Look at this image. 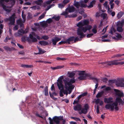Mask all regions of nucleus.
I'll return each mask as SVG.
<instances>
[{"label": "nucleus", "mask_w": 124, "mask_h": 124, "mask_svg": "<svg viewBox=\"0 0 124 124\" xmlns=\"http://www.w3.org/2000/svg\"><path fill=\"white\" fill-rule=\"evenodd\" d=\"M84 26L83 22L81 21L79 22L77 25V26L78 27L77 30V35L80 36V38H82L85 36L83 32H85L87 30L89 31L92 28L91 25H88L87 26Z\"/></svg>", "instance_id": "f257e3e1"}, {"label": "nucleus", "mask_w": 124, "mask_h": 124, "mask_svg": "<svg viewBox=\"0 0 124 124\" xmlns=\"http://www.w3.org/2000/svg\"><path fill=\"white\" fill-rule=\"evenodd\" d=\"M113 100V98L111 97L105 98L104 102L108 103L105 106V107L107 109H110L111 111H113L114 109L115 110H118L119 109L118 107L117 106L118 103L116 101L114 102Z\"/></svg>", "instance_id": "f03ea898"}, {"label": "nucleus", "mask_w": 124, "mask_h": 124, "mask_svg": "<svg viewBox=\"0 0 124 124\" xmlns=\"http://www.w3.org/2000/svg\"><path fill=\"white\" fill-rule=\"evenodd\" d=\"M63 81L65 84V87L66 90L73 89L74 88V85H72L71 84L68 80L63 79Z\"/></svg>", "instance_id": "7ed1b4c3"}, {"label": "nucleus", "mask_w": 124, "mask_h": 124, "mask_svg": "<svg viewBox=\"0 0 124 124\" xmlns=\"http://www.w3.org/2000/svg\"><path fill=\"white\" fill-rule=\"evenodd\" d=\"M15 13H14L8 19V21H10V24L11 25H15L14 23L15 21Z\"/></svg>", "instance_id": "20e7f679"}, {"label": "nucleus", "mask_w": 124, "mask_h": 124, "mask_svg": "<svg viewBox=\"0 0 124 124\" xmlns=\"http://www.w3.org/2000/svg\"><path fill=\"white\" fill-rule=\"evenodd\" d=\"M31 34H30L29 35V37L32 40V41L33 42H35L37 41V39L35 37H33V36L35 37L36 36V34L34 32H31Z\"/></svg>", "instance_id": "39448f33"}, {"label": "nucleus", "mask_w": 124, "mask_h": 124, "mask_svg": "<svg viewBox=\"0 0 124 124\" xmlns=\"http://www.w3.org/2000/svg\"><path fill=\"white\" fill-rule=\"evenodd\" d=\"M89 108V106L87 104H85L84 106V108H82L81 110V113L84 114H86Z\"/></svg>", "instance_id": "423d86ee"}, {"label": "nucleus", "mask_w": 124, "mask_h": 124, "mask_svg": "<svg viewBox=\"0 0 124 124\" xmlns=\"http://www.w3.org/2000/svg\"><path fill=\"white\" fill-rule=\"evenodd\" d=\"M61 40V39L60 38L57 37H55L53 39H52L51 41L53 43L52 44L53 45H56L57 42Z\"/></svg>", "instance_id": "0eeeda50"}, {"label": "nucleus", "mask_w": 124, "mask_h": 124, "mask_svg": "<svg viewBox=\"0 0 124 124\" xmlns=\"http://www.w3.org/2000/svg\"><path fill=\"white\" fill-rule=\"evenodd\" d=\"M62 80H57V85L59 90H61V88H63V85L62 84Z\"/></svg>", "instance_id": "6e6552de"}, {"label": "nucleus", "mask_w": 124, "mask_h": 124, "mask_svg": "<svg viewBox=\"0 0 124 124\" xmlns=\"http://www.w3.org/2000/svg\"><path fill=\"white\" fill-rule=\"evenodd\" d=\"M89 74L86 73H85V75L80 76L78 78V79L80 80H84L86 79V78L89 76Z\"/></svg>", "instance_id": "1a4fd4ad"}, {"label": "nucleus", "mask_w": 124, "mask_h": 124, "mask_svg": "<svg viewBox=\"0 0 124 124\" xmlns=\"http://www.w3.org/2000/svg\"><path fill=\"white\" fill-rule=\"evenodd\" d=\"M99 80L98 79L95 77H93V81L95 83H96V84L95 85V87L93 90V93H95L96 89L99 83H98V81Z\"/></svg>", "instance_id": "9d476101"}, {"label": "nucleus", "mask_w": 124, "mask_h": 124, "mask_svg": "<svg viewBox=\"0 0 124 124\" xmlns=\"http://www.w3.org/2000/svg\"><path fill=\"white\" fill-rule=\"evenodd\" d=\"M107 64L109 66L113 65H117L119 64V62H118L117 60H115L109 62Z\"/></svg>", "instance_id": "9b49d317"}, {"label": "nucleus", "mask_w": 124, "mask_h": 124, "mask_svg": "<svg viewBox=\"0 0 124 124\" xmlns=\"http://www.w3.org/2000/svg\"><path fill=\"white\" fill-rule=\"evenodd\" d=\"M114 91L116 92V95L119 97L123 96V93L120 92V91L118 89H114Z\"/></svg>", "instance_id": "f8f14e48"}, {"label": "nucleus", "mask_w": 124, "mask_h": 124, "mask_svg": "<svg viewBox=\"0 0 124 124\" xmlns=\"http://www.w3.org/2000/svg\"><path fill=\"white\" fill-rule=\"evenodd\" d=\"M108 2L107 1H106L103 4V6L106 9H108V13L109 12H111L112 11V10L110 8L109 6L108 5Z\"/></svg>", "instance_id": "ddd939ff"}, {"label": "nucleus", "mask_w": 124, "mask_h": 124, "mask_svg": "<svg viewBox=\"0 0 124 124\" xmlns=\"http://www.w3.org/2000/svg\"><path fill=\"white\" fill-rule=\"evenodd\" d=\"M58 116H55L54 117L53 119V122L54 123V124L55 123L56 124H59L60 122L59 120Z\"/></svg>", "instance_id": "4468645a"}, {"label": "nucleus", "mask_w": 124, "mask_h": 124, "mask_svg": "<svg viewBox=\"0 0 124 124\" xmlns=\"http://www.w3.org/2000/svg\"><path fill=\"white\" fill-rule=\"evenodd\" d=\"M82 109V106L80 104H77L76 106H74V109L75 110H80Z\"/></svg>", "instance_id": "2eb2a0df"}, {"label": "nucleus", "mask_w": 124, "mask_h": 124, "mask_svg": "<svg viewBox=\"0 0 124 124\" xmlns=\"http://www.w3.org/2000/svg\"><path fill=\"white\" fill-rule=\"evenodd\" d=\"M74 5L77 8H78L81 7L80 1L79 2L75 0L74 1Z\"/></svg>", "instance_id": "dca6fc26"}, {"label": "nucleus", "mask_w": 124, "mask_h": 124, "mask_svg": "<svg viewBox=\"0 0 124 124\" xmlns=\"http://www.w3.org/2000/svg\"><path fill=\"white\" fill-rule=\"evenodd\" d=\"M74 39L75 37L74 36L70 37L69 38L66 40L67 43L69 44H70V42L72 41H74Z\"/></svg>", "instance_id": "f3484780"}, {"label": "nucleus", "mask_w": 124, "mask_h": 124, "mask_svg": "<svg viewBox=\"0 0 124 124\" xmlns=\"http://www.w3.org/2000/svg\"><path fill=\"white\" fill-rule=\"evenodd\" d=\"M9 1V0H8V1H6V0H0V3L1 5L3 8L5 10L6 8V6L3 3V2L4 1H5L6 2H8Z\"/></svg>", "instance_id": "a211bd4d"}, {"label": "nucleus", "mask_w": 124, "mask_h": 124, "mask_svg": "<svg viewBox=\"0 0 124 124\" xmlns=\"http://www.w3.org/2000/svg\"><path fill=\"white\" fill-rule=\"evenodd\" d=\"M21 66L24 68H33V66L32 65H28L27 64H22L21 65Z\"/></svg>", "instance_id": "6ab92c4d"}, {"label": "nucleus", "mask_w": 124, "mask_h": 124, "mask_svg": "<svg viewBox=\"0 0 124 124\" xmlns=\"http://www.w3.org/2000/svg\"><path fill=\"white\" fill-rule=\"evenodd\" d=\"M66 9L68 10V12L70 13L73 12L76 10L75 8L73 6L67 8Z\"/></svg>", "instance_id": "aec40b11"}, {"label": "nucleus", "mask_w": 124, "mask_h": 124, "mask_svg": "<svg viewBox=\"0 0 124 124\" xmlns=\"http://www.w3.org/2000/svg\"><path fill=\"white\" fill-rule=\"evenodd\" d=\"M39 43L41 45H43L44 46L48 45V43L44 40L40 41L39 42Z\"/></svg>", "instance_id": "412c9836"}, {"label": "nucleus", "mask_w": 124, "mask_h": 124, "mask_svg": "<svg viewBox=\"0 0 124 124\" xmlns=\"http://www.w3.org/2000/svg\"><path fill=\"white\" fill-rule=\"evenodd\" d=\"M69 77L70 78H73L75 74V71H73L71 72H69L68 73Z\"/></svg>", "instance_id": "4be33fe9"}, {"label": "nucleus", "mask_w": 124, "mask_h": 124, "mask_svg": "<svg viewBox=\"0 0 124 124\" xmlns=\"http://www.w3.org/2000/svg\"><path fill=\"white\" fill-rule=\"evenodd\" d=\"M117 103L118 102L120 104L123 105L124 103V102L121 98L119 97H117L116 99V101Z\"/></svg>", "instance_id": "5701e85b"}, {"label": "nucleus", "mask_w": 124, "mask_h": 124, "mask_svg": "<svg viewBox=\"0 0 124 124\" xmlns=\"http://www.w3.org/2000/svg\"><path fill=\"white\" fill-rule=\"evenodd\" d=\"M116 37L117 38H116L115 37H113V38L115 39H120L122 37L121 35L118 33H116Z\"/></svg>", "instance_id": "b1692460"}, {"label": "nucleus", "mask_w": 124, "mask_h": 124, "mask_svg": "<svg viewBox=\"0 0 124 124\" xmlns=\"http://www.w3.org/2000/svg\"><path fill=\"white\" fill-rule=\"evenodd\" d=\"M64 67V66H58L54 67H51V68L52 70H55L56 69H59L63 68Z\"/></svg>", "instance_id": "393cba45"}, {"label": "nucleus", "mask_w": 124, "mask_h": 124, "mask_svg": "<svg viewBox=\"0 0 124 124\" xmlns=\"http://www.w3.org/2000/svg\"><path fill=\"white\" fill-rule=\"evenodd\" d=\"M37 48L39 50V53L40 54H43L46 52V51H45L44 50H42L41 48L38 46H37Z\"/></svg>", "instance_id": "a878e982"}, {"label": "nucleus", "mask_w": 124, "mask_h": 124, "mask_svg": "<svg viewBox=\"0 0 124 124\" xmlns=\"http://www.w3.org/2000/svg\"><path fill=\"white\" fill-rule=\"evenodd\" d=\"M84 25H87L86 26L89 25V22L88 19L84 20L83 22Z\"/></svg>", "instance_id": "bb28decb"}, {"label": "nucleus", "mask_w": 124, "mask_h": 124, "mask_svg": "<svg viewBox=\"0 0 124 124\" xmlns=\"http://www.w3.org/2000/svg\"><path fill=\"white\" fill-rule=\"evenodd\" d=\"M43 2V1L42 0H38L37 1H35V3L38 5L41 6Z\"/></svg>", "instance_id": "cd10ccee"}, {"label": "nucleus", "mask_w": 124, "mask_h": 124, "mask_svg": "<svg viewBox=\"0 0 124 124\" xmlns=\"http://www.w3.org/2000/svg\"><path fill=\"white\" fill-rule=\"evenodd\" d=\"M28 30H27L25 29V30H24L22 29L19 30L18 32L20 33H23V34H25L27 33Z\"/></svg>", "instance_id": "c85d7f7f"}, {"label": "nucleus", "mask_w": 124, "mask_h": 124, "mask_svg": "<svg viewBox=\"0 0 124 124\" xmlns=\"http://www.w3.org/2000/svg\"><path fill=\"white\" fill-rule=\"evenodd\" d=\"M81 7L86 8L87 7V5L84 4V2L82 0L80 1Z\"/></svg>", "instance_id": "c756f323"}, {"label": "nucleus", "mask_w": 124, "mask_h": 124, "mask_svg": "<svg viewBox=\"0 0 124 124\" xmlns=\"http://www.w3.org/2000/svg\"><path fill=\"white\" fill-rule=\"evenodd\" d=\"M124 14L121 11L119 12L117 14V18H120Z\"/></svg>", "instance_id": "7c9ffc66"}, {"label": "nucleus", "mask_w": 124, "mask_h": 124, "mask_svg": "<svg viewBox=\"0 0 124 124\" xmlns=\"http://www.w3.org/2000/svg\"><path fill=\"white\" fill-rule=\"evenodd\" d=\"M44 91H45V95L46 96H48V87L47 86H46L45 87L44 89Z\"/></svg>", "instance_id": "2f4dec72"}, {"label": "nucleus", "mask_w": 124, "mask_h": 124, "mask_svg": "<svg viewBox=\"0 0 124 124\" xmlns=\"http://www.w3.org/2000/svg\"><path fill=\"white\" fill-rule=\"evenodd\" d=\"M60 18V17L59 16H54L52 17V19H54L56 21H58Z\"/></svg>", "instance_id": "473e14b6"}, {"label": "nucleus", "mask_w": 124, "mask_h": 124, "mask_svg": "<svg viewBox=\"0 0 124 124\" xmlns=\"http://www.w3.org/2000/svg\"><path fill=\"white\" fill-rule=\"evenodd\" d=\"M79 72L78 73V74L79 76L85 75V71H79Z\"/></svg>", "instance_id": "72a5a7b5"}, {"label": "nucleus", "mask_w": 124, "mask_h": 124, "mask_svg": "<svg viewBox=\"0 0 124 124\" xmlns=\"http://www.w3.org/2000/svg\"><path fill=\"white\" fill-rule=\"evenodd\" d=\"M117 31L119 32H122L123 31V30L122 28V27L118 26L117 28Z\"/></svg>", "instance_id": "f704fd0d"}, {"label": "nucleus", "mask_w": 124, "mask_h": 124, "mask_svg": "<svg viewBox=\"0 0 124 124\" xmlns=\"http://www.w3.org/2000/svg\"><path fill=\"white\" fill-rule=\"evenodd\" d=\"M124 23V22L122 21L121 22H119L117 23L118 26L122 27Z\"/></svg>", "instance_id": "c9c22d12"}, {"label": "nucleus", "mask_w": 124, "mask_h": 124, "mask_svg": "<svg viewBox=\"0 0 124 124\" xmlns=\"http://www.w3.org/2000/svg\"><path fill=\"white\" fill-rule=\"evenodd\" d=\"M69 81L72 85L73 83L75 82V79L74 78H72Z\"/></svg>", "instance_id": "e433bc0d"}, {"label": "nucleus", "mask_w": 124, "mask_h": 124, "mask_svg": "<svg viewBox=\"0 0 124 124\" xmlns=\"http://www.w3.org/2000/svg\"><path fill=\"white\" fill-rule=\"evenodd\" d=\"M42 38L44 40H46L48 39L49 38L48 36L47 35H44L42 37Z\"/></svg>", "instance_id": "4c0bfd02"}, {"label": "nucleus", "mask_w": 124, "mask_h": 124, "mask_svg": "<svg viewBox=\"0 0 124 124\" xmlns=\"http://www.w3.org/2000/svg\"><path fill=\"white\" fill-rule=\"evenodd\" d=\"M116 31V30L114 28H112L111 29L110 32L111 34H113V33L115 32Z\"/></svg>", "instance_id": "58836bf2"}, {"label": "nucleus", "mask_w": 124, "mask_h": 124, "mask_svg": "<svg viewBox=\"0 0 124 124\" xmlns=\"http://www.w3.org/2000/svg\"><path fill=\"white\" fill-rule=\"evenodd\" d=\"M67 42L66 41V40L65 41H62L60 42H59V43L58 44L59 45H61L62 44H65V43H67Z\"/></svg>", "instance_id": "ea45409f"}, {"label": "nucleus", "mask_w": 124, "mask_h": 124, "mask_svg": "<svg viewBox=\"0 0 124 124\" xmlns=\"http://www.w3.org/2000/svg\"><path fill=\"white\" fill-rule=\"evenodd\" d=\"M68 13L67 12L65 11L63 12L61 14V15L66 16L67 15Z\"/></svg>", "instance_id": "a19ab883"}, {"label": "nucleus", "mask_w": 124, "mask_h": 124, "mask_svg": "<svg viewBox=\"0 0 124 124\" xmlns=\"http://www.w3.org/2000/svg\"><path fill=\"white\" fill-rule=\"evenodd\" d=\"M53 22L52 19L51 18H49L46 21V22L48 23H50Z\"/></svg>", "instance_id": "79ce46f5"}, {"label": "nucleus", "mask_w": 124, "mask_h": 124, "mask_svg": "<svg viewBox=\"0 0 124 124\" xmlns=\"http://www.w3.org/2000/svg\"><path fill=\"white\" fill-rule=\"evenodd\" d=\"M101 16L103 19H105L107 16V14L105 13H103L101 14Z\"/></svg>", "instance_id": "37998d69"}, {"label": "nucleus", "mask_w": 124, "mask_h": 124, "mask_svg": "<svg viewBox=\"0 0 124 124\" xmlns=\"http://www.w3.org/2000/svg\"><path fill=\"white\" fill-rule=\"evenodd\" d=\"M56 59L57 60L64 61L66 59L64 58H61L59 57H57L56 58Z\"/></svg>", "instance_id": "c03bdc74"}, {"label": "nucleus", "mask_w": 124, "mask_h": 124, "mask_svg": "<svg viewBox=\"0 0 124 124\" xmlns=\"http://www.w3.org/2000/svg\"><path fill=\"white\" fill-rule=\"evenodd\" d=\"M45 14L43 13V14L41 15L40 16H39V20H40L41 19L43 18L44 16H45Z\"/></svg>", "instance_id": "a18cd8bd"}, {"label": "nucleus", "mask_w": 124, "mask_h": 124, "mask_svg": "<svg viewBox=\"0 0 124 124\" xmlns=\"http://www.w3.org/2000/svg\"><path fill=\"white\" fill-rule=\"evenodd\" d=\"M65 6V5L64 4H59L58 6L60 8H62L64 7Z\"/></svg>", "instance_id": "49530a36"}, {"label": "nucleus", "mask_w": 124, "mask_h": 124, "mask_svg": "<svg viewBox=\"0 0 124 124\" xmlns=\"http://www.w3.org/2000/svg\"><path fill=\"white\" fill-rule=\"evenodd\" d=\"M81 39H79V38L77 37L75 38V39H74V42L75 43L76 42L78 41L79 40L80 41Z\"/></svg>", "instance_id": "de8ad7c7"}, {"label": "nucleus", "mask_w": 124, "mask_h": 124, "mask_svg": "<svg viewBox=\"0 0 124 124\" xmlns=\"http://www.w3.org/2000/svg\"><path fill=\"white\" fill-rule=\"evenodd\" d=\"M71 118L76 121H80V120L79 118L72 117Z\"/></svg>", "instance_id": "09e8293b"}, {"label": "nucleus", "mask_w": 124, "mask_h": 124, "mask_svg": "<svg viewBox=\"0 0 124 124\" xmlns=\"http://www.w3.org/2000/svg\"><path fill=\"white\" fill-rule=\"evenodd\" d=\"M108 27V26H107L105 28H104L102 31V34H104L105 33L106 31V29Z\"/></svg>", "instance_id": "8fccbe9b"}, {"label": "nucleus", "mask_w": 124, "mask_h": 124, "mask_svg": "<svg viewBox=\"0 0 124 124\" xmlns=\"http://www.w3.org/2000/svg\"><path fill=\"white\" fill-rule=\"evenodd\" d=\"M39 7L37 6V7L36 6H34L31 7V8L34 10H36L37 9H38L39 8Z\"/></svg>", "instance_id": "3c124183"}, {"label": "nucleus", "mask_w": 124, "mask_h": 124, "mask_svg": "<svg viewBox=\"0 0 124 124\" xmlns=\"http://www.w3.org/2000/svg\"><path fill=\"white\" fill-rule=\"evenodd\" d=\"M48 119L50 120V124H54V123L53 122V119H52L50 117H49Z\"/></svg>", "instance_id": "603ef678"}, {"label": "nucleus", "mask_w": 124, "mask_h": 124, "mask_svg": "<svg viewBox=\"0 0 124 124\" xmlns=\"http://www.w3.org/2000/svg\"><path fill=\"white\" fill-rule=\"evenodd\" d=\"M117 84H118L119 86L121 87L124 86V83H118Z\"/></svg>", "instance_id": "864d4df0"}, {"label": "nucleus", "mask_w": 124, "mask_h": 124, "mask_svg": "<svg viewBox=\"0 0 124 124\" xmlns=\"http://www.w3.org/2000/svg\"><path fill=\"white\" fill-rule=\"evenodd\" d=\"M69 1V0H64L63 2V4L65 5V4L68 3Z\"/></svg>", "instance_id": "5fc2aeb1"}, {"label": "nucleus", "mask_w": 124, "mask_h": 124, "mask_svg": "<svg viewBox=\"0 0 124 124\" xmlns=\"http://www.w3.org/2000/svg\"><path fill=\"white\" fill-rule=\"evenodd\" d=\"M110 5V8L112 9L113 8L114 6V4L113 3H109Z\"/></svg>", "instance_id": "6e6d98bb"}, {"label": "nucleus", "mask_w": 124, "mask_h": 124, "mask_svg": "<svg viewBox=\"0 0 124 124\" xmlns=\"http://www.w3.org/2000/svg\"><path fill=\"white\" fill-rule=\"evenodd\" d=\"M79 101L78 100H75L73 103V104H78V103L79 102Z\"/></svg>", "instance_id": "4d7b16f0"}, {"label": "nucleus", "mask_w": 124, "mask_h": 124, "mask_svg": "<svg viewBox=\"0 0 124 124\" xmlns=\"http://www.w3.org/2000/svg\"><path fill=\"white\" fill-rule=\"evenodd\" d=\"M101 100L99 99H97L95 101V103L96 104H98L99 103Z\"/></svg>", "instance_id": "13d9d810"}, {"label": "nucleus", "mask_w": 124, "mask_h": 124, "mask_svg": "<svg viewBox=\"0 0 124 124\" xmlns=\"http://www.w3.org/2000/svg\"><path fill=\"white\" fill-rule=\"evenodd\" d=\"M102 94L101 93H98L96 95V97L97 98L100 97L101 96Z\"/></svg>", "instance_id": "bf43d9fd"}, {"label": "nucleus", "mask_w": 124, "mask_h": 124, "mask_svg": "<svg viewBox=\"0 0 124 124\" xmlns=\"http://www.w3.org/2000/svg\"><path fill=\"white\" fill-rule=\"evenodd\" d=\"M93 7V0L92 1L90 2V4L88 7L90 8Z\"/></svg>", "instance_id": "052dcab7"}, {"label": "nucleus", "mask_w": 124, "mask_h": 124, "mask_svg": "<svg viewBox=\"0 0 124 124\" xmlns=\"http://www.w3.org/2000/svg\"><path fill=\"white\" fill-rule=\"evenodd\" d=\"M87 94V92H85V93H84L82 94L81 95L82 97H84L86 96Z\"/></svg>", "instance_id": "680f3d73"}, {"label": "nucleus", "mask_w": 124, "mask_h": 124, "mask_svg": "<svg viewBox=\"0 0 124 124\" xmlns=\"http://www.w3.org/2000/svg\"><path fill=\"white\" fill-rule=\"evenodd\" d=\"M93 35V33H90L87 34L86 35V37L88 38H90Z\"/></svg>", "instance_id": "e2e57ef3"}, {"label": "nucleus", "mask_w": 124, "mask_h": 124, "mask_svg": "<svg viewBox=\"0 0 124 124\" xmlns=\"http://www.w3.org/2000/svg\"><path fill=\"white\" fill-rule=\"evenodd\" d=\"M77 16V15L76 14H72L71 15L70 17H75Z\"/></svg>", "instance_id": "0e129e2a"}, {"label": "nucleus", "mask_w": 124, "mask_h": 124, "mask_svg": "<svg viewBox=\"0 0 124 124\" xmlns=\"http://www.w3.org/2000/svg\"><path fill=\"white\" fill-rule=\"evenodd\" d=\"M17 45L21 49H23V46L22 45H20L19 44L17 43Z\"/></svg>", "instance_id": "69168bd1"}, {"label": "nucleus", "mask_w": 124, "mask_h": 124, "mask_svg": "<svg viewBox=\"0 0 124 124\" xmlns=\"http://www.w3.org/2000/svg\"><path fill=\"white\" fill-rule=\"evenodd\" d=\"M51 91H53V90L54 91H55V88L54 86V84H53L51 87Z\"/></svg>", "instance_id": "338daca9"}, {"label": "nucleus", "mask_w": 124, "mask_h": 124, "mask_svg": "<svg viewBox=\"0 0 124 124\" xmlns=\"http://www.w3.org/2000/svg\"><path fill=\"white\" fill-rule=\"evenodd\" d=\"M111 88L109 87H107L105 88V90L106 91L110 90H111Z\"/></svg>", "instance_id": "774afa93"}]
</instances>
